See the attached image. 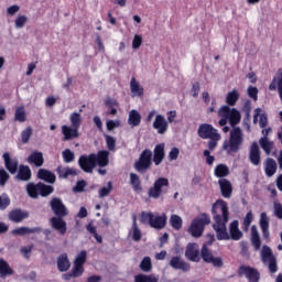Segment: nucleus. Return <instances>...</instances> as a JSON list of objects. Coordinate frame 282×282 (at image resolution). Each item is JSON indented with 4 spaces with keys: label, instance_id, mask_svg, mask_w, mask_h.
<instances>
[{
    "label": "nucleus",
    "instance_id": "4d7b16f0",
    "mask_svg": "<svg viewBox=\"0 0 282 282\" xmlns=\"http://www.w3.org/2000/svg\"><path fill=\"white\" fill-rule=\"evenodd\" d=\"M10 204V196H8V194H2V196H0V210H6Z\"/></svg>",
    "mask_w": 282,
    "mask_h": 282
},
{
    "label": "nucleus",
    "instance_id": "69168bd1",
    "mask_svg": "<svg viewBox=\"0 0 282 282\" xmlns=\"http://www.w3.org/2000/svg\"><path fill=\"white\" fill-rule=\"evenodd\" d=\"M250 111H252V104L250 100H247L242 106V113H245L247 118H250Z\"/></svg>",
    "mask_w": 282,
    "mask_h": 282
},
{
    "label": "nucleus",
    "instance_id": "c756f323",
    "mask_svg": "<svg viewBox=\"0 0 282 282\" xmlns=\"http://www.w3.org/2000/svg\"><path fill=\"white\" fill-rule=\"evenodd\" d=\"M14 274V269L10 267V263L3 258H0V278L6 279V276H12Z\"/></svg>",
    "mask_w": 282,
    "mask_h": 282
},
{
    "label": "nucleus",
    "instance_id": "6ab92c4d",
    "mask_svg": "<svg viewBox=\"0 0 282 282\" xmlns=\"http://www.w3.org/2000/svg\"><path fill=\"white\" fill-rule=\"evenodd\" d=\"M28 164H31V166H36V169H41L43 164H45V158H43V152L41 151H33L28 158H26Z\"/></svg>",
    "mask_w": 282,
    "mask_h": 282
},
{
    "label": "nucleus",
    "instance_id": "4be33fe9",
    "mask_svg": "<svg viewBox=\"0 0 282 282\" xmlns=\"http://www.w3.org/2000/svg\"><path fill=\"white\" fill-rule=\"evenodd\" d=\"M279 94V98L282 102V69H279L278 74L273 77L272 82L269 85L270 91H276Z\"/></svg>",
    "mask_w": 282,
    "mask_h": 282
},
{
    "label": "nucleus",
    "instance_id": "4468645a",
    "mask_svg": "<svg viewBox=\"0 0 282 282\" xmlns=\"http://www.w3.org/2000/svg\"><path fill=\"white\" fill-rule=\"evenodd\" d=\"M3 162H4V166L7 169V171H9V173H11V175H15V173H18L19 171V159L17 158H11L10 156V152H6L2 155Z\"/></svg>",
    "mask_w": 282,
    "mask_h": 282
},
{
    "label": "nucleus",
    "instance_id": "c85d7f7f",
    "mask_svg": "<svg viewBox=\"0 0 282 282\" xmlns=\"http://www.w3.org/2000/svg\"><path fill=\"white\" fill-rule=\"evenodd\" d=\"M166 214H162L161 216H152V220L150 223L151 228H155V230H162V228L166 227Z\"/></svg>",
    "mask_w": 282,
    "mask_h": 282
},
{
    "label": "nucleus",
    "instance_id": "4c0bfd02",
    "mask_svg": "<svg viewBox=\"0 0 282 282\" xmlns=\"http://www.w3.org/2000/svg\"><path fill=\"white\" fill-rule=\"evenodd\" d=\"M259 143H260L261 149L264 150V153L267 155H270L272 153V149H274V142L268 140V137H262L259 140Z\"/></svg>",
    "mask_w": 282,
    "mask_h": 282
},
{
    "label": "nucleus",
    "instance_id": "5fc2aeb1",
    "mask_svg": "<svg viewBox=\"0 0 282 282\" xmlns=\"http://www.w3.org/2000/svg\"><path fill=\"white\" fill-rule=\"evenodd\" d=\"M108 151H116V138L105 134Z\"/></svg>",
    "mask_w": 282,
    "mask_h": 282
},
{
    "label": "nucleus",
    "instance_id": "774afa93",
    "mask_svg": "<svg viewBox=\"0 0 282 282\" xmlns=\"http://www.w3.org/2000/svg\"><path fill=\"white\" fill-rule=\"evenodd\" d=\"M274 215L278 219H282V205L281 203H274Z\"/></svg>",
    "mask_w": 282,
    "mask_h": 282
},
{
    "label": "nucleus",
    "instance_id": "09e8293b",
    "mask_svg": "<svg viewBox=\"0 0 282 282\" xmlns=\"http://www.w3.org/2000/svg\"><path fill=\"white\" fill-rule=\"evenodd\" d=\"M86 262H87V251L83 250L75 258L74 264L83 267L85 265Z\"/></svg>",
    "mask_w": 282,
    "mask_h": 282
},
{
    "label": "nucleus",
    "instance_id": "a19ab883",
    "mask_svg": "<svg viewBox=\"0 0 282 282\" xmlns=\"http://www.w3.org/2000/svg\"><path fill=\"white\" fill-rule=\"evenodd\" d=\"M130 184L133 191H142V181H140V176L135 173H130Z\"/></svg>",
    "mask_w": 282,
    "mask_h": 282
},
{
    "label": "nucleus",
    "instance_id": "7c9ffc66",
    "mask_svg": "<svg viewBox=\"0 0 282 282\" xmlns=\"http://www.w3.org/2000/svg\"><path fill=\"white\" fill-rule=\"evenodd\" d=\"M130 91L132 96H138L139 98H142L144 96V88L138 83L135 77H132L130 80Z\"/></svg>",
    "mask_w": 282,
    "mask_h": 282
},
{
    "label": "nucleus",
    "instance_id": "1a4fd4ad",
    "mask_svg": "<svg viewBox=\"0 0 282 282\" xmlns=\"http://www.w3.org/2000/svg\"><path fill=\"white\" fill-rule=\"evenodd\" d=\"M261 261L264 264H268L269 272L271 274H276L279 272V264H276V257L272 252V249L264 245L261 250Z\"/></svg>",
    "mask_w": 282,
    "mask_h": 282
},
{
    "label": "nucleus",
    "instance_id": "e2e57ef3",
    "mask_svg": "<svg viewBox=\"0 0 282 282\" xmlns=\"http://www.w3.org/2000/svg\"><path fill=\"white\" fill-rule=\"evenodd\" d=\"M207 263H212L214 268H224V260L221 259V257H214Z\"/></svg>",
    "mask_w": 282,
    "mask_h": 282
},
{
    "label": "nucleus",
    "instance_id": "aec40b11",
    "mask_svg": "<svg viewBox=\"0 0 282 282\" xmlns=\"http://www.w3.org/2000/svg\"><path fill=\"white\" fill-rule=\"evenodd\" d=\"M164 158H166V153L164 152V143H159L154 147L152 162H154L155 166H160V164L164 162Z\"/></svg>",
    "mask_w": 282,
    "mask_h": 282
},
{
    "label": "nucleus",
    "instance_id": "cd10ccee",
    "mask_svg": "<svg viewBox=\"0 0 282 282\" xmlns=\"http://www.w3.org/2000/svg\"><path fill=\"white\" fill-rule=\"evenodd\" d=\"M72 268V262H69V258L67 253H62L57 257V270L59 272H67Z\"/></svg>",
    "mask_w": 282,
    "mask_h": 282
},
{
    "label": "nucleus",
    "instance_id": "6e6d98bb",
    "mask_svg": "<svg viewBox=\"0 0 282 282\" xmlns=\"http://www.w3.org/2000/svg\"><path fill=\"white\" fill-rule=\"evenodd\" d=\"M14 23H15V28L18 30H21V29L25 28V23H28V17L26 15H18Z\"/></svg>",
    "mask_w": 282,
    "mask_h": 282
},
{
    "label": "nucleus",
    "instance_id": "338daca9",
    "mask_svg": "<svg viewBox=\"0 0 282 282\" xmlns=\"http://www.w3.org/2000/svg\"><path fill=\"white\" fill-rule=\"evenodd\" d=\"M141 45H142V35L135 34L132 41V48L139 50Z\"/></svg>",
    "mask_w": 282,
    "mask_h": 282
},
{
    "label": "nucleus",
    "instance_id": "0e129e2a",
    "mask_svg": "<svg viewBox=\"0 0 282 282\" xmlns=\"http://www.w3.org/2000/svg\"><path fill=\"white\" fill-rule=\"evenodd\" d=\"M248 96L252 98V100H257V98H259V89L257 87L249 86Z\"/></svg>",
    "mask_w": 282,
    "mask_h": 282
},
{
    "label": "nucleus",
    "instance_id": "6e6552de",
    "mask_svg": "<svg viewBox=\"0 0 282 282\" xmlns=\"http://www.w3.org/2000/svg\"><path fill=\"white\" fill-rule=\"evenodd\" d=\"M208 224H210V216L208 214H200L196 217L189 226L192 237H202L204 228H206Z\"/></svg>",
    "mask_w": 282,
    "mask_h": 282
},
{
    "label": "nucleus",
    "instance_id": "7ed1b4c3",
    "mask_svg": "<svg viewBox=\"0 0 282 282\" xmlns=\"http://www.w3.org/2000/svg\"><path fill=\"white\" fill-rule=\"evenodd\" d=\"M212 215L214 219L213 228L221 234L225 231V226L230 219V212L228 210V203L224 199H218L213 204Z\"/></svg>",
    "mask_w": 282,
    "mask_h": 282
},
{
    "label": "nucleus",
    "instance_id": "bf43d9fd",
    "mask_svg": "<svg viewBox=\"0 0 282 282\" xmlns=\"http://www.w3.org/2000/svg\"><path fill=\"white\" fill-rule=\"evenodd\" d=\"M206 113L210 115V113H215L217 112V99L213 98L210 104L208 106H206Z\"/></svg>",
    "mask_w": 282,
    "mask_h": 282
},
{
    "label": "nucleus",
    "instance_id": "052dcab7",
    "mask_svg": "<svg viewBox=\"0 0 282 282\" xmlns=\"http://www.w3.org/2000/svg\"><path fill=\"white\" fill-rule=\"evenodd\" d=\"M8 180H10V174L4 169H0V186L8 184Z\"/></svg>",
    "mask_w": 282,
    "mask_h": 282
},
{
    "label": "nucleus",
    "instance_id": "a211bd4d",
    "mask_svg": "<svg viewBox=\"0 0 282 282\" xmlns=\"http://www.w3.org/2000/svg\"><path fill=\"white\" fill-rule=\"evenodd\" d=\"M170 265L173 270H182V272H189L191 271V263L182 260V257L174 256L170 260Z\"/></svg>",
    "mask_w": 282,
    "mask_h": 282
},
{
    "label": "nucleus",
    "instance_id": "412c9836",
    "mask_svg": "<svg viewBox=\"0 0 282 282\" xmlns=\"http://www.w3.org/2000/svg\"><path fill=\"white\" fill-rule=\"evenodd\" d=\"M41 232H43V228L41 227H19L11 231L12 235L18 237H25V235H41Z\"/></svg>",
    "mask_w": 282,
    "mask_h": 282
},
{
    "label": "nucleus",
    "instance_id": "a18cd8bd",
    "mask_svg": "<svg viewBox=\"0 0 282 282\" xmlns=\"http://www.w3.org/2000/svg\"><path fill=\"white\" fill-rule=\"evenodd\" d=\"M140 269L142 272H151L153 270V263L151 262V258L144 257L140 263Z\"/></svg>",
    "mask_w": 282,
    "mask_h": 282
},
{
    "label": "nucleus",
    "instance_id": "f257e3e1",
    "mask_svg": "<svg viewBox=\"0 0 282 282\" xmlns=\"http://www.w3.org/2000/svg\"><path fill=\"white\" fill-rule=\"evenodd\" d=\"M237 100H239V91L234 89L227 94V106H223L218 109V118H220L218 121L219 127H226L228 122L230 127H232L229 141L225 142L223 145V149L227 153H239L241 144H243V132L241 128L237 127V124L241 122V112H239L237 108H230L237 105Z\"/></svg>",
    "mask_w": 282,
    "mask_h": 282
},
{
    "label": "nucleus",
    "instance_id": "79ce46f5",
    "mask_svg": "<svg viewBox=\"0 0 282 282\" xmlns=\"http://www.w3.org/2000/svg\"><path fill=\"white\" fill-rule=\"evenodd\" d=\"M170 225L174 230H182V226L184 225V220H182V217L173 214L170 218Z\"/></svg>",
    "mask_w": 282,
    "mask_h": 282
},
{
    "label": "nucleus",
    "instance_id": "f3484780",
    "mask_svg": "<svg viewBox=\"0 0 282 282\" xmlns=\"http://www.w3.org/2000/svg\"><path fill=\"white\" fill-rule=\"evenodd\" d=\"M8 217L10 221H13L14 224H21V221L30 217V212L23 210L21 208H15L9 213Z\"/></svg>",
    "mask_w": 282,
    "mask_h": 282
},
{
    "label": "nucleus",
    "instance_id": "f704fd0d",
    "mask_svg": "<svg viewBox=\"0 0 282 282\" xmlns=\"http://www.w3.org/2000/svg\"><path fill=\"white\" fill-rule=\"evenodd\" d=\"M215 177H219L220 180H224V177H228L230 175V169L228 165L220 163L216 165L214 170Z\"/></svg>",
    "mask_w": 282,
    "mask_h": 282
},
{
    "label": "nucleus",
    "instance_id": "8fccbe9b",
    "mask_svg": "<svg viewBox=\"0 0 282 282\" xmlns=\"http://www.w3.org/2000/svg\"><path fill=\"white\" fill-rule=\"evenodd\" d=\"M62 155H63V160H64V162L66 163V164H69V163H72V162H74V160H75V154H74V152L72 151V150H69V149H66V150H64L63 152H62Z\"/></svg>",
    "mask_w": 282,
    "mask_h": 282
},
{
    "label": "nucleus",
    "instance_id": "de8ad7c7",
    "mask_svg": "<svg viewBox=\"0 0 282 282\" xmlns=\"http://www.w3.org/2000/svg\"><path fill=\"white\" fill-rule=\"evenodd\" d=\"M111 191H113V183L108 182L107 187L106 186L101 187L98 192V195L102 199L104 197H107L108 195H110Z\"/></svg>",
    "mask_w": 282,
    "mask_h": 282
},
{
    "label": "nucleus",
    "instance_id": "20e7f679",
    "mask_svg": "<svg viewBox=\"0 0 282 282\" xmlns=\"http://www.w3.org/2000/svg\"><path fill=\"white\" fill-rule=\"evenodd\" d=\"M197 133L198 137L202 138V140H209L207 143L209 151H215V149H217V144L221 140V134H219V131L215 127H213V124H199Z\"/></svg>",
    "mask_w": 282,
    "mask_h": 282
},
{
    "label": "nucleus",
    "instance_id": "72a5a7b5",
    "mask_svg": "<svg viewBox=\"0 0 282 282\" xmlns=\"http://www.w3.org/2000/svg\"><path fill=\"white\" fill-rule=\"evenodd\" d=\"M57 174L63 180H67V177H76L78 175V171L74 167H57Z\"/></svg>",
    "mask_w": 282,
    "mask_h": 282
},
{
    "label": "nucleus",
    "instance_id": "49530a36",
    "mask_svg": "<svg viewBox=\"0 0 282 282\" xmlns=\"http://www.w3.org/2000/svg\"><path fill=\"white\" fill-rule=\"evenodd\" d=\"M134 282H158V278L155 275H145L141 273L134 276Z\"/></svg>",
    "mask_w": 282,
    "mask_h": 282
},
{
    "label": "nucleus",
    "instance_id": "393cba45",
    "mask_svg": "<svg viewBox=\"0 0 282 282\" xmlns=\"http://www.w3.org/2000/svg\"><path fill=\"white\" fill-rule=\"evenodd\" d=\"M153 129L158 130V133L164 134L169 130V123L166 122V119H164V116L156 115L155 120L153 122Z\"/></svg>",
    "mask_w": 282,
    "mask_h": 282
},
{
    "label": "nucleus",
    "instance_id": "864d4df0",
    "mask_svg": "<svg viewBox=\"0 0 282 282\" xmlns=\"http://www.w3.org/2000/svg\"><path fill=\"white\" fill-rule=\"evenodd\" d=\"M32 127H28L25 130L22 131L21 133V138H22V142L23 144H28L30 142V138H32Z\"/></svg>",
    "mask_w": 282,
    "mask_h": 282
},
{
    "label": "nucleus",
    "instance_id": "2f4dec72",
    "mask_svg": "<svg viewBox=\"0 0 282 282\" xmlns=\"http://www.w3.org/2000/svg\"><path fill=\"white\" fill-rule=\"evenodd\" d=\"M96 164L104 169V166H109V151L101 150L96 155Z\"/></svg>",
    "mask_w": 282,
    "mask_h": 282
},
{
    "label": "nucleus",
    "instance_id": "f8f14e48",
    "mask_svg": "<svg viewBox=\"0 0 282 282\" xmlns=\"http://www.w3.org/2000/svg\"><path fill=\"white\" fill-rule=\"evenodd\" d=\"M238 274L239 276H246L248 282H259L261 281V273L259 270L248 267V265H240L238 268Z\"/></svg>",
    "mask_w": 282,
    "mask_h": 282
},
{
    "label": "nucleus",
    "instance_id": "c03bdc74",
    "mask_svg": "<svg viewBox=\"0 0 282 282\" xmlns=\"http://www.w3.org/2000/svg\"><path fill=\"white\" fill-rule=\"evenodd\" d=\"M14 120L17 122H25V120H28V116L25 115V108L23 106L17 108L14 113Z\"/></svg>",
    "mask_w": 282,
    "mask_h": 282
},
{
    "label": "nucleus",
    "instance_id": "473e14b6",
    "mask_svg": "<svg viewBox=\"0 0 282 282\" xmlns=\"http://www.w3.org/2000/svg\"><path fill=\"white\" fill-rule=\"evenodd\" d=\"M264 173L267 177H272L276 173V161L272 158H268L264 162Z\"/></svg>",
    "mask_w": 282,
    "mask_h": 282
},
{
    "label": "nucleus",
    "instance_id": "9b49d317",
    "mask_svg": "<svg viewBox=\"0 0 282 282\" xmlns=\"http://www.w3.org/2000/svg\"><path fill=\"white\" fill-rule=\"evenodd\" d=\"M78 164L84 173H94V169H96V153L80 155Z\"/></svg>",
    "mask_w": 282,
    "mask_h": 282
},
{
    "label": "nucleus",
    "instance_id": "39448f33",
    "mask_svg": "<svg viewBox=\"0 0 282 282\" xmlns=\"http://www.w3.org/2000/svg\"><path fill=\"white\" fill-rule=\"evenodd\" d=\"M216 238L218 241H239L240 239L243 238V232L239 230V220H234L229 224V234L228 229L225 225V231H216Z\"/></svg>",
    "mask_w": 282,
    "mask_h": 282
},
{
    "label": "nucleus",
    "instance_id": "680f3d73",
    "mask_svg": "<svg viewBox=\"0 0 282 282\" xmlns=\"http://www.w3.org/2000/svg\"><path fill=\"white\" fill-rule=\"evenodd\" d=\"M120 127V120H108L106 122L107 131H113V129H118Z\"/></svg>",
    "mask_w": 282,
    "mask_h": 282
},
{
    "label": "nucleus",
    "instance_id": "a878e982",
    "mask_svg": "<svg viewBox=\"0 0 282 282\" xmlns=\"http://www.w3.org/2000/svg\"><path fill=\"white\" fill-rule=\"evenodd\" d=\"M15 177L20 182H30L32 180V170L30 166L21 164Z\"/></svg>",
    "mask_w": 282,
    "mask_h": 282
},
{
    "label": "nucleus",
    "instance_id": "bb28decb",
    "mask_svg": "<svg viewBox=\"0 0 282 282\" xmlns=\"http://www.w3.org/2000/svg\"><path fill=\"white\" fill-rule=\"evenodd\" d=\"M37 180H42L43 182H46L47 184H55L56 183V174L53 172L40 169L37 172Z\"/></svg>",
    "mask_w": 282,
    "mask_h": 282
},
{
    "label": "nucleus",
    "instance_id": "9d476101",
    "mask_svg": "<svg viewBox=\"0 0 282 282\" xmlns=\"http://www.w3.org/2000/svg\"><path fill=\"white\" fill-rule=\"evenodd\" d=\"M164 186H169V178L159 177L154 182L153 186L149 188L148 196L151 199H160V197L162 196V193H164V191L162 189Z\"/></svg>",
    "mask_w": 282,
    "mask_h": 282
},
{
    "label": "nucleus",
    "instance_id": "13d9d810",
    "mask_svg": "<svg viewBox=\"0 0 282 282\" xmlns=\"http://www.w3.org/2000/svg\"><path fill=\"white\" fill-rule=\"evenodd\" d=\"M153 220V213H141V224H149L151 226V221Z\"/></svg>",
    "mask_w": 282,
    "mask_h": 282
},
{
    "label": "nucleus",
    "instance_id": "3c124183",
    "mask_svg": "<svg viewBox=\"0 0 282 282\" xmlns=\"http://www.w3.org/2000/svg\"><path fill=\"white\" fill-rule=\"evenodd\" d=\"M253 219L254 216L252 215V210H249L242 221L243 230H248V228H250V225L252 224Z\"/></svg>",
    "mask_w": 282,
    "mask_h": 282
},
{
    "label": "nucleus",
    "instance_id": "b1692460",
    "mask_svg": "<svg viewBox=\"0 0 282 282\" xmlns=\"http://www.w3.org/2000/svg\"><path fill=\"white\" fill-rule=\"evenodd\" d=\"M219 187H220V193L225 199H230L232 197V184L230 181L226 178H220L218 181Z\"/></svg>",
    "mask_w": 282,
    "mask_h": 282
},
{
    "label": "nucleus",
    "instance_id": "5701e85b",
    "mask_svg": "<svg viewBox=\"0 0 282 282\" xmlns=\"http://www.w3.org/2000/svg\"><path fill=\"white\" fill-rule=\"evenodd\" d=\"M249 161L253 166H259L261 164V150L259 149V144L253 142L249 152Z\"/></svg>",
    "mask_w": 282,
    "mask_h": 282
},
{
    "label": "nucleus",
    "instance_id": "f03ea898",
    "mask_svg": "<svg viewBox=\"0 0 282 282\" xmlns=\"http://www.w3.org/2000/svg\"><path fill=\"white\" fill-rule=\"evenodd\" d=\"M50 207L55 215L50 219L51 227L53 228V230L59 232V235H65L67 232V223L65 221V219H63V217H67V215H69L67 207L58 197H53L51 199Z\"/></svg>",
    "mask_w": 282,
    "mask_h": 282
},
{
    "label": "nucleus",
    "instance_id": "0eeeda50",
    "mask_svg": "<svg viewBox=\"0 0 282 282\" xmlns=\"http://www.w3.org/2000/svg\"><path fill=\"white\" fill-rule=\"evenodd\" d=\"M26 193L32 199H39V195H41V197H50V195L54 193V186L46 185L43 182L36 184L29 183L26 185Z\"/></svg>",
    "mask_w": 282,
    "mask_h": 282
},
{
    "label": "nucleus",
    "instance_id": "ddd939ff",
    "mask_svg": "<svg viewBox=\"0 0 282 282\" xmlns=\"http://www.w3.org/2000/svg\"><path fill=\"white\" fill-rule=\"evenodd\" d=\"M62 135L63 142H69L70 140H78V138H80V132L78 128L64 124L62 126Z\"/></svg>",
    "mask_w": 282,
    "mask_h": 282
},
{
    "label": "nucleus",
    "instance_id": "58836bf2",
    "mask_svg": "<svg viewBox=\"0 0 282 282\" xmlns=\"http://www.w3.org/2000/svg\"><path fill=\"white\" fill-rule=\"evenodd\" d=\"M69 122L70 127L80 129V124H83V116H80V112H72L69 116Z\"/></svg>",
    "mask_w": 282,
    "mask_h": 282
},
{
    "label": "nucleus",
    "instance_id": "603ef678",
    "mask_svg": "<svg viewBox=\"0 0 282 282\" xmlns=\"http://www.w3.org/2000/svg\"><path fill=\"white\" fill-rule=\"evenodd\" d=\"M70 272H72L74 279H78V276H83V274L85 273V267H83L80 264H74Z\"/></svg>",
    "mask_w": 282,
    "mask_h": 282
},
{
    "label": "nucleus",
    "instance_id": "e433bc0d",
    "mask_svg": "<svg viewBox=\"0 0 282 282\" xmlns=\"http://www.w3.org/2000/svg\"><path fill=\"white\" fill-rule=\"evenodd\" d=\"M132 239L133 241H141L142 239V231L138 227V217L135 215L132 217Z\"/></svg>",
    "mask_w": 282,
    "mask_h": 282
},
{
    "label": "nucleus",
    "instance_id": "ea45409f",
    "mask_svg": "<svg viewBox=\"0 0 282 282\" xmlns=\"http://www.w3.org/2000/svg\"><path fill=\"white\" fill-rule=\"evenodd\" d=\"M251 243L256 250L261 248V237L259 236V231H257V227L251 228Z\"/></svg>",
    "mask_w": 282,
    "mask_h": 282
},
{
    "label": "nucleus",
    "instance_id": "37998d69",
    "mask_svg": "<svg viewBox=\"0 0 282 282\" xmlns=\"http://www.w3.org/2000/svg\"><path fill=\"white\" fill-rule=\"evenodd\" d=\"M200 257L205 263H208L215 256H213V251L208 247L203 246L200 249Z\"/></svg>",
    "mask_w": 282,
    "mask_h": 282
},
{
    "label": "nucleus",
    "instance_id": "423d86ee",
    "mask_svg": "<svg viewBox=\"0 0 282 282\" xmlns=\"http://www.w3.org/2000/svg\"><path fill=\"white\" fill-rule=\"evenodd\" d=\"M152 166L153 151H151V149L143 150L139 155V159L133 164V169L137 171V173H140V175H144V173L151 171Z\"/></svg>",
    "mask_w": 282,
    "mask_h": 282
},
{
    "label": "nucleus",
    "instance_id": "dca6fc26",
    "mask_svg": "<svg viewBox=\"0 0 282 282\" xmlns=\"http://www.w3.org/2000/svg\"><path fill=\"white\" fill-rule=\"evenodd\" d=\"M260 230L262 232L263 239L267 241H270V217H268V214L265 212H262L260 214V220H259Z\"/></svg>",
    "mask_w": 282,
    "mask_h": 282
},
{
    "label": "nucleus",
    "instance_id": "2eb2a0df",
    "mask_svg": "<svg viewBox=\"0 0 282 282\" xmlns=\"http://www.w3.org/2000/svg\"><path fill=\"white\" fill-rule=\"evenodd\" d=\"M185 257L188 259V261L199 263L202 260L199 257V245L195 242L188 243L185 250Z\"/></svg>",
    "mask_w": 282,
    "mask_h": 282
},
{
    "label": "nucleus",
    "instance_id": "c9c22d12",
    "mask_svg": "<svg viewBox=\"0 0 282 282\" xmlns=\"http://www.w3.org/2000/svg\"><path fill=\"white\" fill-rule=\"evenodd\" d=\"M142 122V116L138 110H131L129 112V118H128V124L130 127H140V123Z\"/></svg>",
    "mask_w": 282,
    "mask_h": 282
}]
</instances>
